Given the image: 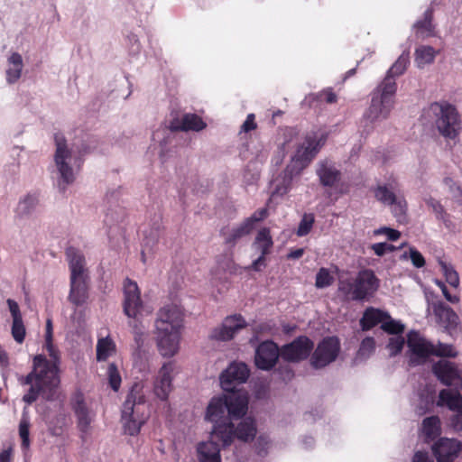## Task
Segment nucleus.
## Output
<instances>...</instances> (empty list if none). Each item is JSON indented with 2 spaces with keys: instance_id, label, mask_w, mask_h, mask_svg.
<instances>
[{
  "instance_id": "f257e3e1",
  "label": "nucleus",
  "mask_w": 462,
  "mask_h": 462,
  "mask_svg": "<svg viewBox=\"0 0 462 462\" xmlns=\"http://www.w3.org/2000/svg\"><path fill=\"white\" fill-rule=\"evenodd\" d=\"M257 432L255 420L251 417L242 420L236 428L231 420L214 425L208 441L200 442L197 447L199 462H221L220 449L232 444L235 438L248 442Z\"/></svg>"
},
{
  "instance_id": "f03ea898",
  "label": "nucleus",
  "mask_w": 462,
  "mask_h": 462,
  "mask_svg": "<svg viewBox=\"0 0 462 462\" xmlns=\"http://www.w3.org/2000/svg\"><path fill=\"white\" fill-rule=\"evenodd\" d=\"M18 382L21 385H30L23 396L25 403H33L40 395L47 401H53L60 383L59 366L45 356L36 355L32 359V371L27 375L19 376Z\"/></svg>"
},
{
  "instance_id": "7ed1b4c3",
  "label": "nucleus",
  "mask_w": 462,
  "mask_h": 462,
  "mask_svg": "<svg viewBox=\"0 0 462 462\" xmlns=\"http://www.w3.org/2000/svg\"><path fill=\"white\" fill-rule=\"evenodd\" d=\"M182 326L183 313L179 306L169 304L159 310L155 334L157 347L162 356L171 357L177 354Z\"/></svg>"
},
{
  "instance_id": "20e7f679",
  "label": "nucleus",
  "mask_w": 462,
  "mask_h": 462,
  "mask_svg": "<svg viewBox=\"0 0 462 462\" xmlns=\"http://www.w3.org/2000/svg\"><path fill=\"white\" fill-rule=\"evenodd\" d=\"M423 125L435 127L439 135L455 140L462 130V119L457 106L446 100L437 101L425 107L420 116Z\"/></svg>"
},
{
  "instance_id": "39448f33",
  "label": "nucleus",
  "mask_w": 462,
  "mask_h": 462,
  "mask_svg": "<svg viewBox=\"0 0 462 462\" xmlns=\"http://www.w3.org/2000/svg\"><path fill=\"white\" fill-rule=\"evenodd\" d=\"M407 346L411 353L410 365L412 366L424 364L431 356L455 358L458 354L453 345L441 342L434 345L420 337V333L416 330H411L408 333Z\"/></svg>"
},
{
  "instance_id": "423d86ee",
  "label": "nucleus",
  "mask_w": 462,
  "mask_h": 462,
  "mask_svg": "<svg viewBox=\"0 0 462 462\" xmlns=\"http://www.w3.org/2000/svg\"><path fill=\"white\" fill-rule=\"evenodd\" d=\"M124 294V312L127 317L134 319L130 322V326L133 328L136 348L140 349L144 343V327L139 322V318L143 316V305L137 283L129 278L125 279Z\"/></svg>"
},
{
  "instance_id": "0eeeda50",
  "label": "nucleus",
  "mask_w": 462,
  "mask_h": 462,
  "mask_svg": "<svg viewBox=\"0 0 462 462\" xmlns=\"http://www.w3.org/2000/svg\"><path fill=\"white\" fill-rule=\"evenodd\" d=\"M395 95L393 84L379 85L372 93L371 105L364 118L371 123L386 119L393 106Z\"/></svg>"
},
{
  "instance_id": "6e6552de",
  "label": "nucleus",
  "mask_w": 462,
  "mask_h": 462,
  "mask_svg": "<svg viewBox=\"0 0 462 462\" xmlns=\"http://www.w3.org/2000/svg\"><path fill=\"white\" fill-rule=\"evenodd\" d=\"M143 395H140L134 388L127 394L123 404L122 420H124L125 433L135 436L140 432L141 427L145 422L146 417L139 415V410L144 406Z\"/></svg>"
},
{
  "instance_id": "1a4fd4ad",
  "label": "nucleus",
  "mask_w": 462,
  "mask_h": 462,
  "mask_svg": "<svg viewBox=\"0 0 462 462\" xmlns=\"http://www.w3.org/2000/svg\"><path fill=\"white\" fill-rule=\"evenodd\" d=\"M323 143L316 134L306 135L304 142L298 146L291 163L286 167L285 176L291 180L293 175L300 174L316 157Z\"/></svg>"
},
{
  "instance_id": "9d476101",
  "label": "nucleus",
  "mask_w": 462,
  "mask_h": 462,
  "mask_svg": "<svg viewBox=\"0 0 462 462\" xmlns=\"http://www.w3.org/2000/svg\"><path fill=\"white\" fill-rule=\"evenodd\" d=\"M398 182L392 180L387 184L377 185L374 189V198L381 203L390 206L393 216L399 222H402L406 217L407 201L402 195H397Z\"/></svg>"
},
{
  "instance_id": "9b49d317",
  "label": "nucleus",
  "mask_w": 462,
  "mask_h": 462,
  "mask_svg": "<svg viewBox=\"0 0 462 462\" xmlns=\"http://www.w3.org/2000/svg\"><path fill=\"white\" fill-rule=\"evenodd\" d=\"M341 349L340 340L337 337H324L313 349L310 354V365L315 369H321L337 358Z\"/></svg>"
},
{
  "instance_id": "f8f14e48",
  "label": "nucleus",
  "mask_w": 462,
  "mask_h": 462,
  "mask_svg": "<svg viewBox=\"0 0 462 462\" xmlns=\"http://www.w3.org/2000/svg\"><path fill=\"white\" fill-rule=\"evenodd\" d=\"M353 300L362 301L372 297L380 287V280L371 269L360 270L353 281Z\"/></svg>"
},
{
  "instance_id": "ddd939ff",
  "label": "nucleus",
  "mask_w": 462,
  "mask_h": 462,
  "mask_svg": "<svg viewBox=\"0 0 462 462\" xmlns=\"http://www.w3.org/2000/svg\"><path fill=\"white\" fill-rule=\"evenodd\" d=\"M282 359L300 363L308 359L314 349V342L307 336H299L291 343L282 346Z\"/></svg>"
},
{
  "instance_id": "4468645a",
  "label": "nucleus",
  "mask_w": 462,
  "mask_h": 462,
  "mask_svg": "<svg viewBox=\"0 0 462 462\" xmlns=\"http://www.w3.org/2000/svg\"><path fill=\"white\" fill-rule=\"evenodd\" d=\"M279 357L282 358V349L274 341L265 340L255 349L254 364L260 370L270 371L276 365Z\"/></svg>"
},
{
  "instance_id": "2eb2a0df",
  "label": "nucleus",
  "mask_w": 462,
  "mask_h": 462,
  "mask_svg": "<svg viewBox=\"0 0 462 462\" xmlns=\"http://www.w3.org/2000/svg\"><path fill=\"white\" fill-rule=\"evenodd\" d=\"M432 373L443 385L462 388V371L456 363L439 360L433 364Z\"/></svg>"
},
{
  "instance_id": "dca6fc26",
  "label": "nucleus",
  "mask_w": 462,
  "mask_h": 462,
  "mask_svg": "<svg viewBox=\"0 0 462 462\" xmlns=\"http://www.w3.org/2000/svg\"><path fill=\"white\" fill-rule=\"evenodd\" d=\"M250 370L245 363H232L220 374V384L225 392L236 390V384L245 383Z\"/></svg>"
},
{
  "instance_id": "f3484780",
  "label": "nucleus",
  "mask_w": 462,
  "mask_h": 462,
  "mask_svg": "<svg viewBox=\"0 0 462 462\" xmlns=\"http://www.w3.org/2000/svg\"><path fill=\"white\" fill-rule=\"evenodd\" d=\"M54 142L56 144L55 163L65 184H70L74 180L73 171L71 167L66 162V160L70 158V151L67 148L66 139L60 134L54 135Z\"/></svg>"
},
{
  "instance_id": "a211bd4d",
  "label": "nucleus",
  "mask_w": 462,
  "mask_h": 462,
  "mask_svg": "<svg viewBox=\"0 0 462 462\" xmlns=\"http://www.w3.org/2000/svg\"><path fill=\"white\" fill-rule=\"evenodd\" d=\"M246 326L247 323L241 314L228 316L220 327L212 330L210 337L218 341L231 340L239 330Z\"/></svg>"
},
{
  "instance_id": "6ab92c4d",
  "label": "nucleus",
  "mask_w": 462,
  "mask_h": 462,
  "mask_svg": "<svg viewBox=\"0 0 462 462\" xmlns=\"http://www.w3.org/2000/svg\"><path fill=\"white\" fill-rule=\"evenodd\" d=\"M462 448L461 441L456 439L439 438L431 446V451L438 462H452Z\"/></svg>"
},
{
  "instance_id": "aec40b11",
  "label": "nucleus",
  "mask_w": 462,
  "mask_h": 462,
  "mask_svg": "<svg viewBox=\"0 0 462 462\" xmlns=\"http://www.w3.org/2000/svg\"><path fill=\"white\" fill-rule=\"evenodd\" d=\"M432 309L439 326L443 327L449 335L457 332L459 317L449 306L442 301H436L432 303Z\"/></svg>"
},
{
  "instance_id": "412c9836",
  "label": "nucleus",
  "mask_w": 462,
  "mask_h": 462,
  "mask_svg": "<svg viewBox=\"0 0 462 462\" xmlns=\"http://www.w3.org/2000/svg\"><path fill=\"white\" fill-rule=\"evenodd\" d=\"M175 365L173 362H167L160 368L158 376L154 381V394L162 401H166L172 391V380Z\"/></svg>"
},
{
  "instance_id": "4be33fe9",
  "label": "nucleus",
  "mask_w": 462,
  "mask_h": 462,
  "mask_svg": "<svg viewBox=\"0 0 462 462\" xmlns=\"http://www.w3.org/2000/svg\"><path fill=\"white\" fill-rule=\"evenodd\" d=\"M225 394L226 411L230 420H238L244 417L248 409V398L245 393L233 390Z\"/></svg>"
},
{
  "instance_id": "5701e85b",
  "label": "nucleus",
  "mask_w": 462,
  "mask_h": 462,
  "mask_svg": "<svg viewBox=\"0 0 462 462\" xmlns=\"http://www.w3.org/2000/svg\"><path fill=\"white\" fill-rule=\"evenodd\" d=\"M70 271L69 279H90L86 267L84 255L76 248L69 247L66 251Z\"/></svg>"
},
{
  "instance_id": "b1692460",
  "label": "nucleus",
  "mask_w": 462,
  "mask_h": 462,
  "mask_svg": "<svg viewBox=\"0 0 462 462\" xmlns=\"http://www.w3.org/2000/svg\"><path fill=\"white\" fill-rule=\"evenodd\" d=\"M90 279H69V301L75 307H81L87 303L89 297Z\"/></svg>"
},
{
  "instance_id": "393cba45",
  "label": "nucleus",
  "mask_w": 462,
  "mask_h": 462,
  "mask_svg": "<svg viewBox=\"0 0 462 462\" xmlns=\"http://www.w3.org/2000/svg\"><path fill=\"white\" fill-rule=\"evenodd\" d=\"M72 410L78 419V427L80 431L86 433L88 430L92 421L89 416V411L85 402L84 394L80 391H77L71 399Z\"/></svg>"
},
{
  "instance_id": "a878e982",
  "label": "nucleus",
  "mask_w": 462,
  "mask_h": 462,
  "mask_svg": "<svg viewBox=\"0 0 462 462\" xmlns=\"http://www.w3.org/2000/svg\"><path fill=\"white\" fill-rule=\"evenodd\" d=\"M207 126L203 119L196 114H185L181 119L173 118L170 121L169 128L172 132L201 131Z\"/></svg>"
},
{
  "instance_id": "bb28decb",
  "label": "nucleus",
  "mask_w": 462,
  "mask_h": 462,
  "mask_svg": "<svg viewBox=\"0 0 462 462\" xmlns=\"http://www.w3.org/2000/svg\"><path fill=\"white\" fill-rule=\"evenodd\" d=\"M316 173L319 182L324 187H334L341 179V171L335 165L328 161H320L318 163Z\"/></svg>"
},
{
  "instance_id": "cd10ccee",
  "label": "nucleus",
  "mask_w": 462,
  "mask_h": 462,
  "mask_svg": "<svg viewBox=\"0 0 462 462\" xmlns=\"http://www.w3.org/2000/svg\"><path fill=\"white\" fill-rule=\"evenodd\" d=\"M252 232L248 224L243 221L236 226H224L220 230V236L224 239V244L229 247H235L236 245L244 237Z\"/></svg>"
},
{
  "instance_id": "c85d7f7f",
  "label": "nucleus",
  "mask_w": 462,
  "mask_h": 462,
  "mask_svg": "<svg viewBox=\"0 0 462 462\" xmlns=\"http://www.w3.org/2000/svg\"><path fill=\"white\" fill-rule=\"evenodd\" d=\"M462 388H455V391L450 389H442L439 393L437 402L438 406H447L450 411H456L462 408V394L460 390Z\"/></svg>"
},
{
  "instance_id": "c756f323",
  "label": "nucleus",
  "mask_w": 462,
  "mask_h": 462,
  "mask_svg": "<svg viewBox=\"0 0 462 462\" xmlns=\"http://www.w3.org/2000/svg\"><path fill=\"white\" fill-rule=\"evenodd\" d=\"M387 319H390L388 312L369 307L365 310L363 317L360 319V326L364 331H367L379 323H383Z\"/></svg>"
},
{
  "instance_id": "7c9ffc66",
  "label": "nucleus",
  "mask_w": 462,
  "mask_h": 462,
  "mask_svg": "<svg viewBox=\"0 0 462 462\" xmlns=\"http://www.w3.org/2000/svg\"><path fill=\"white\" fill-rule=\"evenodd\" d=\"M226 411V401L225 398V394L222 396L213 397L206 411V420L214 422L215 425L219 424L218 420L224 417V414Z\"/></svg>"
},
{
  "instance_id": "2f4dec72",
  "label": "nucleus",
  "mask_w": 462,
  "mask_h": 462,
  "mask_svg": "<svg viewBox=\"0 0 462 462\" xmlns=\"http://www.w3.org/2000/svg\"><path fill=\"white\" fill-rule=\"evenodd\" d=\"M408 64L409 56L402 54L388 69L385 78L380 85L384 87L386 83L393 84L394 92L396 93L397 86L394 78L403 74L407 69Z\"/></svg>"
},
{
  "instance_id": "473e14b6",
  "label": "nucleus",
  "mask_w": 462,
  "mask_h": 462,
  "mask_svg": "<svg viewBox=\"0 0 462 462\" xmlns=\"http://www.w3.org/2000/svg\"><path fill=\"white\" fill-rule=\"evenodd\" d=\"M254 246L262 255L266 256L271 254L273 240L269 227H263L257 232L254 241Z\"/></svg>"
},
{
  "instance_id": "72a5a7b5",
  "label": "nucleus",
  "mask_w": 462,
  "mask_h": 462,
  "mask_svg": "<svg viewBox=\"0 0 462 462\" xmlns=\"http://www.w3.org/2000/svg\"><path fill=\"white\" fill-rule=\"evenodd\" d=\"M422 433L427 443L437 439L441 433L439 418L436 415L425 418L422 420Z\"/></svg>"
},
{
  "instance_id": "f704fd0d",
  "label": "nucleus",
  "mask_w": 462,
  "mask_h": 462,
  "mask_svg": "<svg viewBox=\"0 0 462 462\" xmlns=\"http://www.w3.org/2000/svg\"><path fill=\"white\" fill-rule=\"evenodd\" d=\"M434 10L432 7L428 8L423 14V19L417 21L414 27L417 33L422 37H430L434 35L435 25L433 24Z\"/></svg>"
},
{
  "instance_id": "c9c22d12",
  "label": "nucleus",
  "mask_w": 462,
  "mask_h": 462,
  "mask_svg": "<svg viewBox=\"0 0 462 462\" xmlns=\"http://www.w3.org/2000/svg\"><path fill=\"white\" fill-rule=\"evenodd\" d=\"M10 67L6 70V80L8 83H15L21 77L23 69V58L18 52H14L8 59Z\"/></svg>"
},
{
  "instance_id": "e433bc0d",
  "label": "nucleus",
  "mask_w": 462,
  "mask_h": 462,
  "mask_svg": "<svg viewBox=\"0 0 462 462\" xmlns=\"http://www.w3.org/2000/svg\"><path fill=\"white\" fill-rule=\"evenodd\" d=\"M116 351L115 342L109 337H102L97 343V360L98 362L106 361Z\"/></svg>"
},
{
  "instance_id": "4c0bfd02",
  "label": "nucleus",
  "mask_w": 462,
  "mask_h": 462,
  "mask_svg": "<svg viewBox=\"0 0 462 462\" xmlns=\"http://www.w3.org/2000/svg\"><path fill=\"white\" fill-rule=\"evenodd\" d=\"M435 57L436 51L431 46H420L415 51V61L419 68L432 63Z\"/></svg>"
},
{
  "instance_id": "58836bf2",
  "label": "nucleus",
  "mask_w": 462,
  "mask_h": 462,
  "mask_svg": "<svg viewBox=\"0 0 462 462\" xmlns=\"http://www.w3.org/2000/svg\"><path fill=\"white\" fill-rule=\"evenodd\" d=\"M439 264L441 268V272L443 273L446 282L452 287L457 288L459 285V276L457 271L453 268L451 264L447 263L446 262L439 260Z\"/></svg>"
},
{
  "instance_id": "ea45409f",
  "label": "nucleus",
  "mask_w": 462,
  "mask_h": 462,
  "mask_svg": "<svg viewBox=\"0 0 462 462\" xmlns=\"http://www.w3.org/2000/svg\"><path fill=\"white\" fill-rule=\"evenodd\" d=\"M334 282V277L330 274L327 268H320L316 274L315 286L323 289L330 286Z\"/></svg>"
},
{
  "instance_id": "a19ab883",
  "label": "nucleus",
  "mask_w": 462,
  "mask_h": 462,
  "mask_svg": "<svg viewBox=\"0 0 462 462\" xmlns=\"http://www.w3.org/2000/svg\"><path fill=\"white\" fill-rule=\"evenodd\" d=\"M38 199L34 195H28L23 200L19 202L17 212L23 216L28 215L36 207Z\"/></svg>"
},
{
  "instance_id": "79ce46f5",
  "label": "nucleus",
  "mask_w": 462,
  "mask_h": 462,
  "mask_svg": "<svg viewBox=\"0 0 462 462\" xmlns=\"http://www.w3.org/2000/svg\"><path fill=\"white\" fill-rule=\"evenodd\" d=\"M107 375H108V383L110 387L115 391L117 392L121 386V375L119 374V371L117 369V366L116 364L111 363L108 365L107 368Z\"/></svg>"
},
{
  "instance_id": "37998d69",
  "label": "nucleus",
  "mask_w": 462,
  "mask_h": 462,
  "mask_svg": "<svg viewBox=\"0 0 462 462\" xmlns=\"http://www.w3.org/2000/svg\"><path fill=\"white\" fill-rule=\"evenodd\" d=\"M388 321H384L381 325V328L390 335H401L404 331V325L399 321L388 319Z\"/></svg>"
},
{
  "instance_id": "c03bdc74",
  "label": "nucleus",
  "mask_w": 462,
  "mask_h": 462,
  "mask_svg": "<svg viewBox=\"0 0 462 462\" xmlns=\"http://www.w3.org/2000/svg\"><path fill=\"white\" fill-rule=\"evenodd\" d=\"M30 423L27 419H22L19 424V435L22 439V448L28 449L30 447Z\"/></svg>"
},
{
  "instance_id": "a18cd8bd",
  "label": "nucleus",
  "mask_w": 462,
  "mask_h": 462,
  "mask_svg": "<svg viewBox=\"0 0 462 462\" xmlns=\"http://www.w3.org/2000/svg\"><path fill=\"white\" fill-rule=\"evenodd\" d=\"M12 336L17 343L21 344L23 342L25 337V327L23 319H13Z\"/></svg>"
},
{
  "instance_id": "49530a36",
  "label": "nucleus",
  "mask_w": 462,
  "mask_h": 462,
  "mask_svg": "<svg viewBox=\"0 0 462 462\" xmlns=\"http://www.w3.org/2000/svg\"><path fill=\"white\" fill-rule=\"evenodd\" d=\"M268 217V209L266 208L256 210L251 217L245 218L244 221L248 224V226L253 231L257 222L263 221Z\"/></svg>"
},
{
  "instance_id": "de8ad7c7",
  "label": "nucleus",
  "mask_w": 462,
  "mask_h": 462,
  "mask_svg": "<svg viewBox=\"0 0 462 462\" xmlns=\"http://www.w3.org/2000/svg\"><path fill=\"white\" fill-rule=\"evenodd\" d=\"M404 343V338L402 336L391 337L387 345V348L390 350L391 356L399 355L403 348Z\"/></svg>"
},
{
  "instance_id": "09e8293b",
  "label": "nucleus",
  "mask_w": 462,
  "mask_h": 462,
  "mask_svg": "<svg viewBox=\"0 0 462 462\" xmlns=\"http://www.w3.org/2000/svg\"><path fill=\"white\" fill-rule=\"evenodd\" d=\"M427 205L430 207L435 213L437 218L445 221V217L448 216L441 203L435 199L430 198L427 200Z\"/></svg>"
},
{
  "instance_id": "8fccbe9b",
  "label": "nucleus",
  "mask_w": 462,
  "mask_h": 462,
  "mask_svg": "<svg viewBox=\"0 0 462 462\" xmlns=\"http://www.w3.org/2000/svg\"><path fill=\"white\" fill-rule=\"evenodd\" d=\"M314 218L312 217H309L307 216H304L298 226L297 235L299 236H304L308 235L311 230Z\"/></svg>"
},
{
  "instance_id": "3c124183",
  "label": "nucleus",
  "mask_w": 462,
  "mask_h": 462,
  "mask_svg": "<svg viewBox=\"0 0 462 462\" xmlns=\"http://www.w3.org/2000/svg\"><path fill=\"white\" fill-rule=\"evenodd\" d=\"M410 259L416 268H421L425 265V258L416 248L411 247L409 250Z\"/></svg>"
},
{
  "instance_id": "603ef678",
  "label": "nucleus",
  "mask_w": 462,
  "mask_h": 462,
  "mask_svg": "<svg viewBox=\"0 0 462 462\" xmlns=\"http://www.w3.org/2000/svg\"><path fill=\"white\" fill-rule=\"evenodd\" d=\"M372 250L378 256H383L387 252H393L394 250V246L393 245L387 243H376L371 245Z\"/></svg>"
},
{
  "instance_id": "864d4df0",
  "label": "nucleus",
  "mask_w": 462,
  "mask_h": 462,
  "mask_svg": "<svg viewBox=\"0 0 462 462\" xmlns=\"http://www.w3.org/2000/svg\"><path fill=\"white\" fill-rule=\"evenodd\" d=\"M45 348H46L50 357L51 358V360H50V361L51 363H55L59 365V364H60L59 350L53 345L52 340L45 339Z\"/></svg>"
},
{
  "instance_id": "5fc2aeb1",
  "label": "nucleus",
  "mask_w": 462,
  "mask_h": 462,
  "mask_svg": "<svg viewBox=\"0 0 462 462\" xmlns=\"http://www.w3.org/2000/svg\"><path fill=\"white\" fill-rule=\"evenodd\" d=\"M374 235H386L390 241H396L400 238L401 233L390 227H381L374 231Z\"/></svg>"
},
{
  "instance_id": "6e6d98bb",
  "label": "nucleus",
  "mask_w": 462,
  "mask_h": 462,
  "mask_svg": "<svg viewBox=\"0 0 462 462\" xmlns=\"http://www.w3.org/2000/svg\"><path fill=\"white\" fill-rule=\"evenodd\" d=\"M374 348H375V341H374V337H367L362 340L359 351L362 354L371 353L374 350Z\"/></svg>"
},
{
  "instance_id": "4d7b16f0",
  "label": "nucleus",
  "mask_w": 462,
  "mask_h": 462,
  "mask_svg": "<svg viewBox=\"0 0 462 462\" xmlns=\"http://www.w3.org/2000/svg\"><path fill=\"white\" fill-rule=\"evenodd\" d=\"M257 128V124L255 122L254 114H248L245 121L241 126V130L245 133H248Z\"/></svg>"
},
{
  "instance_id": "13d9d810",
  "label": "nucleus",
  "mask_w": 462,
  "mask_h": 462,
  "mask_svg": "<svg viewBox=\"0 0 462 462\" xmlns=\"http://www.w3.org/2000/svg\"><path fill=\"white\" fill-rule=\"evenodd\" d=\"M353 282L346 281L340 282L338 284V291L342 292L346 297H349L353 300Z\"/></svg>"
},
{
  "instance_id": "bf43d9fd",
  "label": "nucleus",
  "mask_w": 462,
  "mask_h": 462,
  "mask_svg": "<svg viewBox=\"0 0 462 462\" xmlns=\"http://www.w3.org/2000/svg\"><path fill=\"white\" fill-rule=\"evenodd\" d=\"M6 302L13 319H23L18 303L12 299H8Z\"/></svg>"
},
{
  "instance_id": "052dcab7",
  "label": "nucleus",
  "mask_w": 462,
  "mask_h": 462,
  "mask_svg": "<svg viewBox=\"0 0 462 462\" xmlns=\"http://www.w3.org/2000/svg\"><path fill=\"white\" fill-rule=\"evenodd\" d=\"M266 266V256L260 254V256L254 260L251 265L247 266L246 270H253L255 272H260L262 267Z\"/></svg>"
},
{
  "instance_id": "680f3d73",
  "label": "nucleus",
  "mask_w": 462,
  "mask_h": 462,
  "mask_svg": "<svg viewBox=\"0 0 462 462\" xmlns=\"http://www.w3.org/2000/svg\"><path fill=\"white\" fill-rule=\"evenodd\" d=\"M457 414L452 416L450 421L456 431H462V407L461 410L456 411Z\"/></svg>"
},
{
  "instance_id": "e2e57ef3",
  "label": "nucleus",
  "mask_w": 462,
  "mask_h": 462,
  "mask_svg": "<svg viewBox=\"0 0 462 462\" xmlns=\"http://www.w3.org/2000/svg\"><path fill=\"white\" fill-rule=\"evenodd\" d=\"M411 462H434L426 451H416Z\"/></svg>"
},
{
  "instance_id": "0e129e2a",
  "label": "nucleus",
  "mask_w": 462,
  "mask_h": 462,
  "mask_svg": "<svg viewBox=\"0 0 462 462\" xmlns=\"http://www.w3.org/2000/svg\"><path fill=\"white\" fill-rule=\"evenodd\" d=\"M279 373L284 381H290L294 376V372L289 365L281 366L279 368Z\"/></svg>"
},
{
  "instance_id": "69168bd1",
  "label": "nucleus",
  "mask_w": 462,
  "mask_h": 462,
  "mask_svg": "<svg viewBox=\"0 0 462 462\" xmlns=\"http://www.w3.org/2000/svg\"><path fill=\"white\" fill-rule=\"evenodd\" d=\"M321 96L324 97V100L328 104H333L337 102V95L332 90L324 91Z\"/></svg>"
},
{
  "instance_id": "338daca9",
  "label": "nucleus",
  "mask_w": 462,
  "mask_h": 462,
  "mask_svg": "<svg viewBox=\"0 0 462 462\" xmlns=\"http://www.w3.org/2000/svg\"><path fill=\"white\" fill-rule=\"evenodd\" d=\"M442 293H443V296L445 297V299L449 301L450 303L452 304H456L459 301V297L457 295H452L448 288L446 287L444 290L441 291Z\"/></svg>"
},
{
  "instance_id": "774afa93",
  "label": "nucleus",
  "mask_w": 462,
  "mask_h": 462,
  "mask_svg": "<svg viewBox=\"0 0 462 462\" xmlns=\"http://www.w3.org/2000/svg\"><path fill=\"white\" fill-rule=\"evenodd\" d=\"M304 254V249L303 248H297L294 250H291L290 253L287 254V259H300Z\"/></svg>"
}]
</instances>
